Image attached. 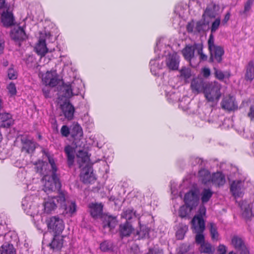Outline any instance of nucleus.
<instances>
[{"mask_svg":"<svg viewBox=\"0 0 254 254\" xmlns=\"http://www.w3.org/2000/svg\"><path fill=\"white\" fill-rule=\"evenodd\" d=\"M212 191L209 189H204L201 192V200L203 203L207 202L211 198Z\"/></svg>","mask_w":254,"mask_h":254,"instance_id":"37","label":"nucleus"},{"mask_svg":"<svg viewBox=\"0 0 254 254\" xmlns=\"http://www.w3.org/2000/svg\"><path fill=\"white\" fill-rule=\"evenodd\" d=\"M228 254H237L233 251H231V252H229Z\"/></svg>","mask_w":254,"mask_h":254,"instance_id":"64","label":"nucleus"},{"mask_svg":"<svg viewBox=\"0 0 254 254\" xmlns=\"http://www.w3.org/2000/svg\"><path fill=\"white\" fill-rule=\"evenodd\" d=\"M201 180L204 184L211 182L217 185H223L225 183L224 176L220 172L213 174L212 175L206 170L199 172Z\"/></svg>","mask_w":254,"mask_h":254,"instance_id":"7","label":"nucleus"},{"mask_svg":"<svg viewBox=\"0 0 254 254\" xmlns=\"http://www.w3.org/2000/svg\"><path fill=\"white\" fill-rule=\"evenodd\" d=\"M230 18V14L229 13H227L224 18V19L222 21V23L225 24L226 23L229 19Z\"/></svg>","mask_w":254,"mask_h":254,"instance_id":"61","label":"nucleus"},{"mask_svg":"<svg viewBox=\"0 0 254 254\" xmlns=\"http://www.w3.org/2000/svg\"><path fill=\"white\" fill-rule=\"evenodd\" d=\"M103 218V227L107 228L109 231L114 228L116 225L117 222L116 219L110 216H105Z\"/></svg>","mask_w":254,"mask_h":254,"instance_id":"30","label":"nucleus"},{"mask_svg":"<svg viewBox=\"0 0 254 254\" xmlns=\"http://www.w3.org/2000/svg\"><path fill=\"white\" fill-rule=\"evenodd\" d=\"M252 4V1L251 0L248 1L245 5L244 12H247L250 10Z\"/></svg>","mask_w":254,"mask_h":254,"instance_id":"53","label":"nucleus"},{"mask_svg":"<svg viewBox=\"0 0 254 254\" xmlns=\"http://www.w3.org/2000/svg\"><path fill=\"white\" fill-rule=\"evenodd\" d=\"M205 208L203 206H201L199 209V213L194 216L191 220L192 228L194 229L195 232L197 233L195 237V242L200 245L203 242H205L204 236L201 233L204 230L205 227L203 216L205 215Z\"/></svg>","mask_w":254,"mask_h":254,"instance_id":"4","label":"nucleus"},{"mask_svg":"<svg viewBox=\"0 0 254 254\" xmlns=\"http://www.w3.org/2000/svg\"><path fill=\"white\" fill-rule=\"evenodd\" d=\"M135 212L131 209H127L124 211L122 214V216L126 220H130L135 216Z\"/></svg>","mask_w":254,"mask_h":254,"instance_id":"45","label":"nucleus"},{"mask_svg":"<svg viewBox=\"0 0 254 254\" xmlns=\"http://www.w3.org/2000/svg\"><path fill=\"white\" fill-rule=\"evenodd\" d=\"M65 199V194L61 192L57 197H48L44 198L43 203L42 213L50 214L55 211L57 208V204H62Z\"/></svg>","mask_w":254,"mask_h":254,"instance_id":"5","label":"nucleus"},{"mask_svg":"<svg viewBox=\"0 0 254 254\" xmlns=\"http://www.w3.org/2000/svg\"><path fill=\"white\" fill-rule=\"evenodd\" d=\"M185 205L180 208L179 214L183 217L189 215L191 211L197 205L199 200L198 191L194 189L190 190L185 196Z\"/></svg>","mask_w":254,"mask_h":254,"instance_id":"3","label":"nucleus"},{"mask_svg":"<svg viewBox=\"0 0 254 254\" xmlns=\"http://www.w3.org/2000/svg\"><path fill=\"white\" fill-rule=\"evenodd\" d=\"M150 66H151V68H150L151 71H155L156 65V64H158V63H157V61L156 60H151L150 62Z\"/></svg>","mask_w":254,"mask_h":254,"instance_id":"54","label":"nucleus"},{"mask_svg":"<svg viewBox=\"0 0 254 254\" xmlns=\"http://www.w3.org/2000/svg\"><path fill=\"white\" fill-rule=\"evenodd\" d=\"M221 88V84L216 81L205 84L203 93L206 99L209 101H217L222 94Z\"/></svg>","mask_w":254,"mask_h":254,"instance_id":"6","label":"nucleus"},{"mask_svg":"<svg viewBox=\"0 0 254 254\" xmlns=\"http://www.w3.org/2000/svg\"><path fill=\"white\" fill-rule=\"evenodd\" d=\"M61 132L63 136L66 137L69 135V130L66 126H64L61 128Z\"/></svg>","mask_w":254,"mask_h":254,"instance_id":"51","label":"nucleus"},{"mask_svg":"<svg viewBox=\"0 0 254 254\" xmlns=\"http://www.w3.org/2000/svg\"><path fill=\"white\" fill-rule=\"evenodd\" d=\"M89 208L91 214L93 217H97L101 215L103 208L101 203H91Z\"/></svg>","mask_w":254,"mask_h":254,"instance_id":"29","label":"nucleus"},{"mask_svg":"<svg viewBox=\"0 0 254 254\" xmlns=\"http://www.w3.org/2000/svg\"><path fill=\"white\" fill-rule=\"evenodd\" d=\"M72 136L77 139H79L83 135V131L81 127L77 123L72 125L71 132Z\"/></svg>","mask_w":254,"mask_h":254,"instance_id":"31","label":"nucleus"},{"mask_svg":"<svg viewBox=\"0 0 254 254\" xmlns=\"http://www.w3.org/2000/svg\"><path fill=\"white\" fill-rule=\"evenodd\" d=\"M5 0H0V9L4 8Z\"/></svg>","mask_w":254,"mask_h":254,"instance_id":"62","label":"nucleus"},{"mask_svg":"<svg viewBox=\"0 0 254 254\" xmlns=\"http://www.w3.org/2000/svg\"><path fill=\"white\" fill-rule=\"evenodd\" d=\"M220 12V7L213 2H210L207 5L203 14L204 20L209 23V18L215 17Z\"/></svg>","mask_w":254,"mask_h":254,"instance_id":"15","label":"nucleus"},{"mask_svg":"<svg viewBox=\"0 0 254 254\" xmlns=\"http://www.w3.org/2000/svg\"><path fill=\"white\" fill-rule=\"evenodd\" d=\"M151 232V231L146 226H142L140 227V230L137 232V234L141 238H149V233Z\"/></svg>","mask_w":254,"mask_h":254,"instance_id":"41","label":"nucleus"},{"mask_svg":"<svg viewBox=\"0 0 254 254\" xmlns=\"http://www.w3.org/2000/svg\"><path fill=\"white\" fill-rule=\"evenodd\" d=\"M1 21L3 25L8 27L14 23V18L12 14L8 11H3L1 15Z\"/></svg>","mask_w":254,"mask_h":254,"instance_id":"25","label":"nucleus"},{"mask_svg":"<svg viewBox=\"0 0 254 254\" xmlns=\"http://www.w3.org/2000/svg\"><path fill=\"white\" fill-rule=\"evenodd\" d=\"M220 23V19L219 18H216L215 21L212 23L211 27V32H214L216 31L218 28Z\"/></svg>","mask_w":254,"mask_h":254,"instance_id":"48","label":"nucleus"},{"mask_svg":"<svg viewBox=\"0 0 254 254\" xmlns=\"http://www.w3.org/2000/svg\"><path fill=\"white\" fill-rule=\"evenodd\" d=\"M30 199L29 197H26L22 201V205L26 213L34 218V220L39 221L42 219L41 215L43 214L39 211V206L36 204H31L28 202Z\"/></svg>","mask_w":254,"mask_h":254,"instance_id":"11","label":"nucleus"},{"mask_svg":"<svg viewBox=\"0 0 254 254\" xmlns=\"http://www.w3.org/2000/svg\"><path fill=\"white\" fill-rule=\"evenodd\" d=\"M81 82L80 80H76L73 81L71 84L64 85L62 88V91L64 92L63 95L64 98H68L72 95H76L79 92V84H81Z\"/></svg>","mask_w":254,"mask_h":254,"instance_id":"14","label":"nucleus"},{"mask_svg":"<svg viewBox=\"0 0 254 254\" xmlns=\"http://www.w3.org/2000/svg\"><path fill=\"white\" fill-rule=\"evenodd\" d=\"M187 30L189 32L193 31V24L192 23H189L187 26Z\"/></svg>","mask_w":254,"mask_h":254,"instance_id":"60","label":"nucleus"},{"mask_svg":"<svg viewBox=\"0 0 254 254\" xmlns=\"http://www.w3.org/2000/svg\"><path fill=\"white\" fill-rule=\"evenodd\" d=\"M202 74L204 77H208L210 74V71L208 68H204L202 69Z\"/></svg>","mask_w":254,"mask_h":254,"instance_id":"56","label":"nucleus"},{"mask_svg":"<svg viewBox=\"0 0 254 254\" xmlns=\"http://www.w3.org/2000/svg\"><path fill=\"white\" fill-rule=\"evenodd\" d=\"M13 123L11 115L6 113L0 114V127H9Z\"/></svg>","mask_w":254,"mask_h":254,"instance_id":"26","label":"nucleus"},{"mask_svg":"<svg viewBox=\"0 0 254 254\" xmlns=\"http://www.w3.org/2000/svg\"><path fill=\"white\" fill-rule=\"evenodd\" d=\"M188 229V228L187 225L183 224L180 225L176 232V236L177 238L180 240L182 239Z\"/></svg>","mask_w":254,"mask_h":254,"instance_id":"40","label":"nucleus"},{"mask_svg":"<svg viewBox=\"0 0 254 254\" xmlns=\"http://www.w3.org/2000/svg\"><path fill=\"white\" fill-rule=\"evenodd\" d=\"M232 245L241 254H248L249 251L241 238L234 236L232 239Z\"/></svg>","mask_w":254,"mask_h":254,"instance_id":"17","label":"nucleus"},{"mask_svg":"<svg viewBox=\"0 0 254 254\" xmlns=\"http://www.w3.org/2000/svg\"><path fill=\"white\" fill-rule=\"evenodd\" d=\"M1 254H16V251L12 245L5 244L1 246Z\"/></svg>","mask_w":254,"mask_h":254,"instance_id":"35","label":"nucleus"},{"mask_svg":"<svg viewBox=\"0 0 254 254\" xmlns=\"http://www.w3.org/2000/svg\"><path fill=\"white\" fill-rule=\"evenodd\" d=\"M251 185V184L248 181L236 180L231 184L230 190L233 196L236 198L241 197L244 193L245 190Z\"/></svg>","mask_w":254,"mask_h":254,"instance_id":"12","label":"nucleus"},{"mask_svg":"<svg viewBox=\"0 0 254 254\" xmlns=\"http://www.w3.org/2000/svg\"><path fill=\"white\" fill-rule=\"evenodd\" d=\"M205 84L202 80L199 78H193L191 82V88L193 93L198 94L204 91Z\"/></svg>","mask_w":254,"mask_h":254,"instance_id":"22","label":"nucleus"},{"mask_svg":"<svg viewBox=\"0 0 254 254\" xmlns=\"http://www.w3.org/2000/svg\"><path fill=\"white\" fill-rule=\"evenodd\" d=\"M197 48L196 46H187L182 51L184 58L193 67H195L199 62V60L196 59Z\"/></svg>","mask_w":254,"mask_h":254,"instance_id":"10","label":"nucleus"},{"mask_svg":"<svg viewBox=\"0 0 254 254\" xmlns=\"http://www.w3.org/2000/svg\"><path fill=\"white\" fill-rule=\"evenodd\" d=\"M64 103L63 104H62V103L59 102V103L61 104L62 110L66 118L68 120L72 119L73 113H74V108L73 107L67 102V98H65Z\"/></svg>","mask_w":254,"mask_h":254,"instance_id":"19","label":"nucleus"},{"mask_svg":"<svg viewBox=\"0 0 254 254\" xmlns=\"http://www.w3.org/2000/svg\"><path fill=\"white\" fill-rule=\"evenodd\" d=\"M8 77L10 79H15L17 78V73L13 68H9L7 71Z\"/></svg>","mask_w":254,"mask_h":254,"instance_id":"46","label":"nucleus"},{"mask_svg":"<svg viewBox=\"0 0 254 254\" xmlns=\"http://www.w3.org/2000/svg\"><path fill=\"white\" fill-rule=\"evenodd\" d=\"M199 251L201 253L212 254L214 252V249L212 246L208 243L203 242L200 245Z\"/></svg>","mask_w":254,"mask_h":254,"instance_id":"34","label":"nucleus"},{"mask_svg":"<svg viewBox=\"0 0 254 254\" xmlns=\"http://www.w3.org/2000/svg\"><path fill=\"white\" fill-rule=\"evenodd\" d=\"M46 222L49 230L56 234H60L64 229V221L58 216L50 217Z\"/></svg>","mask_w":254,"mask_h":254,"instance_id":"9","label":"nucleus"},{"mask_svg":"<svg viewBox=\"0 0 254 254\" xmlns=\"http://www.w3.org/2000/svg\"><path fill=\"white\" fill-rule=\"evenodd\" d=\"M248 116L251 119H254V106H251L250 108V112L248 114Z\"/></svg>","mask_w":254,"mask_h":254,"instance_id":"58","label":"nucleus"},{"mask_svg":"<svg viewBox=\"0 0 254 254\" xmlns=\"http://www.w3.org/2000/svg\"><path fill=\"white\" fill-rule=\"evenodd\" d=\"M7 90L9 93L11 95H14L16 93V89L15 85L13 83H10L7 86Z\"/></svg>","mask_w":254,"mask_h":254,"instance_id":"47","label":"nucleus"},{"mask_svg":"<svg viewBox=\"0 0 254 254\" xmlns=\"http://www.w3.org/2000/svg\"><path fill=\"white\" fill-rule=\"evenodd\" d=\"M179 64V57L177 54L174 53L169 56L166 61V64L169 69L176 70L178 68Z\"/></svg>","mask_w":254,"mask_h":254,"instance_id":"21","label":"nucleus"},{"mask_svg":"<svg viewBox=\"0 0 254 254\" xmlns=\"http://www.w3.org/2000/svg\"><path fill=\"white\" fill-rule=\"evenodd\" d=\"M254 78V62H250L245 68L244 79L247 82H251Z\"/></svg>","mask_w":254,"mask_h":254,"instance_id":"23","label":"nucleus"},{"mask_svg":"<svg viewBox=\"0 0 254 254\" xmlns=\"http://www.w3.org/2000/svg\"><path fill=\"white\" fill-rule=\"evenodd\" d=\"M215 76L219 80L226 82V80L229 79L231 76V73L229 71H222L221 70L215 69Z\"/></svg>","mask_w":254,"mask_h":254,"instance_id":"32","label":"nucleus"},{"mask_svg":"<svg viewBox=\"0 0 254 254\" xmlns=\"http://www.w3.org/2000/svg\"><path fill=\"white\" fill-rule=\"evenodd\" d=\"M64 150L67 157L68 164L69 165H72L74 159V153L75 151H77V149H74L72 147L67 146L65 148Z\"/></svg>","mask_w":254,"mask_h":254,"instance_id":"33","label":"nucleus"},{"mask_svg":"<svg viewBox=\"0 0 254 254\" xmlns=\"http://www.w3.org/2000/svg\"><path fill=\"white\" fill-rule=\"evenodd\" d=\"M5 47L3 34L0 32V55L3 53Z\"/></svg>","mask_w":254,"mask_h":254,"instance_id":"49","label":"nucleus"},{"mask_svg":"<svg viewBox=\"0 0 254 254\" xmlns=\"http://www.w3.org/2000/svg\"><path fill=\"white\" fill-rule=\"evenodd\" d=\"M45 34H41L38 43L35 47L36 52L41 56H44L48 52L45 39Z\"/></svg>","mask_w":254,"mask_h":254,"instance_id":"18","label":"nucleus"},{"mask_svg":"<svg viewBox=\"0 0 254 254\" xmlns=\"http://www.w3.org/2000/svg\"><path fill=\"white\" fill-rule=\"evenodd\" d=\"M35 148V144L30 139H27L23 143V149L28 153L32 152Z\"/></svg>","mask_w":254,"mask_h":254,"instance_id":"38","label":"nucleus"},{"mask_svg":"<svg viewBox=\"0 0 254 254\" xmlns=\"http://www.w3.org/2000/svg\"><path fill=\"white\" fill-rule=\"evenodd\" d=\"M189 250V247L186 245H183L179 248V253L183 254L187 252Z\"/></svg>","mask_w":254,"mask_h":254,"instance_id":"55","label":"nucleus"},{"mask_svg":"<svg viewBox=\"0 0 254 254\" xmlns=\"http://www.w3.org/2000/svg\"><path fill=\"white\" fill-rule=\"evenodd\" d=\"M181 76L186 81L191 76L192 73L191 70L189 68L183 67L180 70Z\"/></svg>","mask_w":254,"mask_h":254,"instance_id":"42","label":"nucleus"},{"mask_svg":"<svg viewBox=\"0 0 254 254\" xmlns=\"http://www.w3.org/2000/svg\"><path fill=\"white\" fill-rule=\"evenodd\" d=\"M240 205L243 217L248 219L252 218L253 216L252 204L246 201H243Z\"/></svg>","mask_w":254,"mask_h":254,"instance_id":"20","label":"nucleus"},{"mask_svg":"<svg viewBox=\"0 0 254 254\" xmlns=\"http://www.w3.org/2000/svg\"><path fill=\"white\" fill-rule=\"evenodd\" d=\"M48 86L46 85L45 87L43 89V93L46 97L49 96V89Z\"/></svg>","mask_w":254,"mask_h":254,"instance_id":"59","label":"nucleus"},{"mask_svg":"<svg viewBox=\"0 0 254 254\" xmlns=\"http://www.w3.org/2000/svg\"><path fill=\"white\" fill-rule=\"evenodd\" d=\"M199 55V59L201 60H206L207 59V56L203 54L202 52V48L200 46L198 47L196 52V57Z\"/></svg>","mask_w":254,"mask_h":254,"instance_id":"50","label":"nucleus"},{"mask_svg":"<svg viewBox=\"0 0 254 254\" xmlns=\"http://www.w3.org/2000/svg\"><path fill=\"white\" fill-rule=\"evenodd\" d=\"M43 82L46 85L51 87H54L60 83L61 81L59 76L56 70L47 71L42 76Z\"/></svg>","mask_w":254,"mask_h":254,"instance_id":"13","label":"nucleus"},{"mask_svg":"<svg viewBox=\"0 0 254 254\" xmlns=\"http://www.w3.org/2000/svg\"><path fill=\"white\" fill-rule=\"evenodd\" d=\"M3 65L5 66H7L8 65V62L5 61L3 63Z\"/></svg>","mask_w":254,"mask_h":254,"instance_id":"63","label":"nucleus"},{"mask_svg":"<svg viewBox=\"0 0 254 254\" xmlns=\"http://www.w3.org/2000/svg\"><path fill=\"white\" fill-rule=\"evenodd\" d=\"M67 197L65 195V199L63 202L62 204H60L62 207H63L65 210V213L69 215H72L74 212L76 211V205L75 203L73 202H67V204H65V201H66Z\"/></svg>","mask_w":254,"mask_h":254,"instance_id":"28","label":"nucleus"},{"mask_svg":"<svg viewBox=\"0 0 254 254\" xmlns=\"http://www.w3.org/2000/svg\"><path fill=\"white\" fill-rule=\"evenodd\" d=\"M148 254H162V251L157 249L150 250Z\"/></svg>","mask_w":254,"mask_h":254,"instance_id":"57","label":"nucleus"},{"mask_svg":"<svg viewBox=\"0 0 254 254\" xmlns=\"http://www.w3.org/2000/svg\"><path fill=\"white\" fill-rule=\"evenodd\" d=\"M227 251V248L223 245H220L217 248V253L218 254H226Z\"/></svg>","mask_w":254,"mask_h":254,"instance_id":"52","label":"nucleus"},{"mask_svg":"<svg viewBox=\"0 0 254 254\" xmlns=\"http://www.w3.org/2000/svg\"><path fill=\"white\" fill-rule=\"evenodd\" d=\"M120 228L121 233L124 236H129L133 232V228L128 223L121 225Z\"/></svg>","mask_w":254,"mask_h":254,"instance_id":"36","label":"nucleus"},{"mask_svg":"<svg viewBox=\"0 0 254 254\" xmlns=\"http://www.w3.org/2000/svg\"><path fill=\"white\" fill-rule=\"evenodd\" d=\"M63 244L64 237L60 234H56L54 236L52 242L50 244V246L51 249L58 251L63 247Z\"/></svg>","mask_w":254,"mask_h":254,"instance_id":"24","label":"nucleus"},{"mask_svg":"<svg viewBox=\"0 0 254 254\" xmlns=\"http://www.w3.org/2000/svg\"><path fill=\"white\" fill-rule=\"evenodd\" d=\"M113 245L112 243L105 241L100 244V249L102 251L107 252L112 250Z\"/></svg>","mask_w":254,"mask_h":254,"instance_id":"44","label":"nucleus"},{"mask_svg":"<svg viewBox=\"0 0 254 254\" xmlns=\"http://www.w3.org/2000/svg\"><path fill=\"white\" fill-rule=\"evenodd\" d=\"M10 37L16 44L20 46V43L26 39V36L23 29L16 26L11 30Z\"/></svg>","mask_w":254,"mask_h":254,"instance_id":"16","label":"nucleus"},{"mask_svg":"<svg viewBox=\"0 0 254 254\" xmlns=\"http://www.w3.org/2000/svg\"><path fill=\"white\" fill-rule=\"evenodd\" d=\"M208 45L210 53V60L212 62H220L222 60L221 57L224 54L223 48L214 44V39L212 35H210L209 37Z\"/></svg>","mask_w":254,"mask_h":254,"instance_id":"8","label":"nucleus"},{"mask_svg":"<svg viewBox=\"0 0 254 254\" xmlns=\"http://www.w3.org/2000/svg\"><path fill=\"white\" fill-rule=\"evenodd\" d=\"M208 24V23H207L205 20L204 22H197L195 24L194 32L197 31L200 32L201 31H204L206 29Z\"/></svg>","mask_w":254,"mask_h":254,"instance_id":"43","label":"nucleus"},{"mask_svg":"<svg viewBox=\"0 0 254 254\" xmlns=\"http://www.w3.org/2000/svg\"><path fill=\"white\" fill-rule=\"evenodd\" d=\"M76 160L81 168L80 179L84 183H92L95 180L93 170L89 162V157L86 152L79 150L76 154Z\"/></svg>","mask_w":254,"mask_h":254,"instance_id":"2","label":"nucleus"},{"mask_svg":"<svg viewBox=\"0 0 254 254\" xmlns=\"http://www.w3.org/2000/svg\"><path fill=\"white\" fill-rule=\"evenodd\" d=\"M49 164L45 162H39L37 164L38 171L44 175L42 180L44 191L47 194L59 191L61 184L56 176L57 166L54 159L47 156Z\"/></svg>","mask_w":254,"mask_h":254,"instance_id":"1","label":"nucleus"},{"mask_svg":"<svg viewBox=\"0 0 254 254\" xmlns=\"http://www.w3.org/2000/svg\"><path fill=\"white\" fill-rule=\"evenodd\" d=\"M209 231L211 239L213 240H218L219 239V234L217 232V229L216 225L213 223H210Z\"/></svg>","mask_w":254,"mask_h":254,"instance_id":"39","label":"nucleus"},{"mask_svg":"<svg viewBox=\"0 0 254 254\" xmlns=\"http://www.w3.org/2000/svg\"><path fill=\"white\" fill-rule=\"evenodd\" d=\"M222 107L223 108L232 110L237 108V105L235 102V99L233 97H228L225 98L222 102Z\"/></svg>","mask_w":254,"mask_h":254,"instance_id":"27","label":"nucleus"}]
</instances>
